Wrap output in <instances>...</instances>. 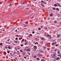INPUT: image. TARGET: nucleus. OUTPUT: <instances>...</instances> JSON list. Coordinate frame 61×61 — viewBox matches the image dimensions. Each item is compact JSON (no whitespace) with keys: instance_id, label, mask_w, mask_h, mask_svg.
<instances>
[{"instance_id":"nucleus-1","label":"nucleus","mask_w":61,"mask_h":61,"mask_svg":"<svg viewBox=\"0 0 61 61\" xmlns=\"http://www.w3.org/2000/svg\"><path fill=\"white\" fill-rule=\"evenodd\" d=\"M36 46H34V50H36V49H37V47H36Z\"/></svg>"},{"instance_id":"nucleus-2","label":"nucleus","mask_w":61,"mask_h":61,"mask_svg":"<svg viewBox=\"0 0 61 61\" xmlns=\"http://www.w3.org/2000/svg\"><path fill=\"white\" fill-rule=\"evenodd\" d=\"M57 53L58 55H60V51H58L57 52Z\"/></svg>"},{"instance_id":"nucleus-3","label":"nucleus","mask_w":61,"mask_h":61,"mask_svg":"<svg viewBox=\"0 0 61 61\" xmlns=\"http://www.w3.org/2000/svg\"><path fill=\"white\" fill-rule=\"evenodd\" d=\"M30 49L29 48L27 50V51H30Z\"/></svg>"},{"instance_id":"nucleus-4","label":"nucleus","mask_w":61,"mask_h":61,"mask_svg":"<svg viewBox=\"0 0 61 61\" xmlns=\"http://www.w3.org/2000/svg\"><path fill=\"white\" fill-rule=\"evenodd\" d=\"M41 5L43 7H44V4L41 3Z\"/></svg>"},{"instance_id":"nucleus-5","label":"nucleus","mask_w":61,"mask_h":61,"mask_svg":"<svg viewBox=\"0 0 61 61\" xmlns=\"http://www.w3.org/2000/svg\"><path fill=\"white\" fill-rule=\"evenodd\" d=\"M56 59L57 60H59V57H58L56 58Z\"/></svg>"},{"instance_id":"nucleus-6","label":"nucleus","mask_w":61,"mask_h":61,"mask_svg":"<svg viewBox=\"0 0 61 61\" xmlns=\"http://www.w3.org/2000/svg\"><path fill=\"white\" fill-rule=\"evenodd\" d=\"M54 23L55 24H56V23H57V21L56 20H55L54 22Z\"/></svg>"},{"instance_id":"nucleus-7","label":"nucleus","mask_w":61,"mask_h":61,"mask_svg":"<svg viewBox=\"0 0 61 61\" xmlns=\"http://www.w3.org/2000/svg\"><path fill=\"white\" fill-rule=\"evenodd\" d=\"M41 39L42 40H44V38H43V37H42L41 38Z\"/></svg>"},{"instance_id":"nucleus-8","label":"nucleus","mask_w":61,"mask_h":61,"mask_svg":"<svg viewBox=\"0 0 61 61\" xmlns=\"http://www.w3.org/2000/svg\"><path fill=\"white\" fill-rule=\"evenodd\" d=\"M50 36V35H47V37H49V36Z\"/></svg>"},{"instance_id":"nucleus-9","label":"nucleus","mask_w":61,"mask_h":61,"mask_svg":"<svg viewBox=\"0 0 61 61\" xmlns=\"http://www.w3.org/2000/svg\"><path fill=\"white\" fill-rule=\"evenodd\" d=\"M41 29L40 28H38V30H41Z\"/></svg>"},{"instance_id":"nucleus-10","label":"nucleus","mask_w":61,"mask_h":61,"mask_svg":"<svg viewBox=\"0 0 61 61\" xmlns=\"http://www.w3.org/2000/svg\"><path fill=\"white\" fill-rule=\"evenodd\" d=\"M14 42L15 43H18V42L16 41H14Z\"/></svg>"},{"instance_id":"nucleus-11","label":"nucleus","mask_w":61,"mask_h":61,"mask_svg":"<svg viewBox=\"0 0 61 61\" xmlns=\"http://www.w3.org/2000/svg\"><path fill=\"white\" fill-rule=\"evenodd\" d=\"M56 10H57L58 11H59V9H58V8H56Z\"/></svg>"},{"instance_id":"nucleus-12","label":"nucleus","mask_w":61,"mask_h":61,"mask_svg":"<svg viewBox=\"0 0 61 61\" xmlns=\"http://www.w3.org/2000/svg\"><path fill=\"white\" fill-rule=\"evenodd\" d=\"M36 59L38 60H39V58H37Z\"/></svg>"},{"instance_id":"nucleus-13","label":"nucleus","mask_w":61,"mask_h":61,"mask_svg":"<svg viewBox=\"0 0 61 61\" xmlns=\"http://www.w3.org/2000/svg\"><path fill=\"white\" fill-rule=\"evenodd\" d=\"M54 5V6H57V4H55Z\"/></svg>"},{"instance_id":"nucleus-14","label":"nucleus","mask_w":61,"mask_h":61,"mask_svg":"<svg viewBox=\"0 0 61 61\" xmlns=\"http://www.w3.org/2000/svg\"><path fill=\"white\" fill-rule=\"evenodd\" d=\"M8 48L9 49H10V47H8Z\"/></svg>"},{"instance_id":"nucleus-15","label":"nucleus","mask_w":61,"mask_h":61,"mask_svg":"<svg viewBox=\"0 0 61 61\" xmlns=\"http://www.w3.org/2000/svg\"><path fill=\"white\" fill-rule=\"evenodd\" d=\"M41 61H45V60L44 61V59H41Z\"/></svg>"},{"instance_id":"nucleus-16","label":"nucleus","mask_w":61,"mask_h":61,"mask_svg":"<svg viewBox=\"0 0 61 61\" xmlns=\"http://www.w3.org/2000/svg\"><path fill=\"white\" fill-rule=\"evenodd\" d=\"M58 6H59V5H60V4L59 3L58 4Z\"/></svg>"},{"instance_id":"nucleus-17","label":"nucleus","mask_w":61,"mask_h":61,"mask_svg":"<svg viewBox=\"0 0 61 61\" xmlns=\"http://www.w3.org/2000/svg\"><path fill=\"white\" fill-rule=\"evenodd\" d=\"M10 55H13V54H12V53H10Z\"/></svg>"},{"instance_id":"nucleus-18","label":"nucleus","mask_w":61,"mask_h":61,"mask_svg":"<svg viewBox=\"0 0 61 61\" xmlns=\"http://www.w3.org/2000/svg\"><path fill=\"white\" fill-rule=\"evenodd\" d=\"M22 39V38H20L19 39V40H21V39Z\"/></svg>"},{"instance_id":"nucleus-19","label":"nucleus","mask_w":61,"mask_h":61,"mask_svg":"<svg viewBox=\"0 0 61 61\" xmlns=\"http://www.w3.org/2000/svg\"><path fill=\"white\" fill-rule=\"evenodd\" d=\"M7 44H10V42H7Z\"/></svg>"},{"instance_id":"nucleus-20","label":"nucleus","mask_w":61,"mask_h":61,"mask_svg":"<svg viewBox=\"0 0 61 61\" xmlns=\"http://www.w3.org/2000/svg\"><path fill=\"white\" fill-rule=\"evenodd\" d=\"M12 4H10L9 5V6H11V5H12Z\"/></svg>"},{"instance_id":"nucleus-21","label":"nucleus","mask_w":61,"mask_h":61,"mask_svg":"<svg viewBox=\"0 0 61 61\" xmlns=\"http://www.w3.org/2000/svg\"><path fill=\"white\" fill-rule=\"evenodd\" d=\"M7 53H8V54H9V53H10V51H8L7 52Z\"/></svg>"},{"instance_id":"nucleus-22","label":"nucleus","mask_w":61,"mask_h":61,"mask_svg":"<svg viewBox=\"0 0 61 61\" xmlns=\"http://www.w3.org/2000/svg\"><path fill=\"white\" fill-rule=\"evenodd\" d=\"M17 39H18V38L17 37H16L15 38V39L16 40H17Z\"/></svg>"},{"instance_id":"nucleus-23","label":"nucleus","mask_w":61,"mask_h":61,"mask_svg":"<svg viewBox=\"0 0 61 61\" xmlns=\"http://www.w3.org/2000/svg\"><path fill=\"white\" fill-rule=\"evenodd\" d=\"M34 57L35 58H36V56H34Z\"/></svg>"},{"instance_id":"nucleus-24","label":"nucleus","mask_w":61,"mask_h":61,"mask_svg":"<svg viewBox=\"0 0 61 61\" xmlns=\"http://www.w3.org/2000/svg\"><path fill=\"white\" fill-rule=\"evenodd\" d=\"M20 52H23V51H22V50H20Z\"/></svg>"},{"instance_id":"nucleus-25","label":"nucleus","mask_w":61,"mask_h":61,"mask_svg":"<svg viewBox=\"0 0 61 61\" xmlns=\"http://www.w3.org/2000/svg\"><path fill=\"white\" fill-rule=\"evenodd\" d=\"M24 58H25V59H26V57H25V56H24Z\"/></svg>"},{"instance_id":"nucleus-26","label":"nucleus","mask_w":61,"mask_h":61,"mask_svg":"<svg viewBox=\"0 0 61 61\" xmlns=\"http://www.w3.org/2000/svg\"><path fill=\"white\" fill-rule=\"evenodd\" d=\"M28 53V54H29V55H31L30 53Z\"/></svg>"},{"instance_id":"nucleus-27","label":"nucleus","mask_w":61,"mask_h":61,"mask_svg":"<svg viewBox=\"0 0 61 61\" xmlns=\"http://www.w3.org/2000/svg\"><path fill=\"white\" fill-rule=\"evenodd\" d=\"M52 14H51V15H50V16H52Z\"/></svg>"},{"instance_id":"nucleus-28","label":"nucleus","mask_w":61,"mask_h":61,"mask_svg":"<svg viewBox=\"0 0 61 61\" xmlns=\"http://www.w3.org/2000/svg\"><path fill=\"white\" fill-rule=\"evenodd\" d=\"M2 43H0V46H1V45H2Z\"/></svg>"},{"instance_id":"nucleus-29","label":"nucleus","mask_w":61,"mask_h":61,"mask_svg":"<svg viewBox=\"0 0 61 61\" xmlns=\"http://www.w3.org/2000/svg\"><path fill=\"white\" fill-rule=\"evenodd\" d=\"M24 40H25L24 39H23L22 41V42H24Z\"/></svg>"},{"instance_id":"nucleus-30","label":"nucleus","mask_w":61,"mask_h":61,"mask_svg":"<svg viewBox=\"0 0 61 61\" xmlns=\"http://www.w3.org/2000/svg\"><path fill=\"white\" fill-rule=\"evenodd\" d=\"M55 46H58V45H56Z\"/></svg>"},{"instance_id":"nucleus-31","label":"nucleus","mask_w":61,"mask_h":61,"mask_svg":"<svg viewBox=\"0 0 61 61\" xmlns=\"http://www.w3.org/2000/svg\"><path fill=\"white\" fill-rule=\"evenodd\" d=\"M27 44V42H26L25 43V45H26Z\"/></svg>"},{"instance_id":"nucleus-32","label":"nucleus","mask_w":61,"mask_h":61,"mask_svg":"<svg viewBox=\"0 0 61 61\" xmlns=\"http://www.w3.org/2000/svg\"><path fill=\"white\" fill-rule=\"evenodd\" d=\"M6 54V52H5V53H4V55H5V54Z\"/></svg>"},{"instance_id":"nucleus-33","label":"nucleus","mask_w":61,"mask_h":61,"mask_svg":"<svg viewBox=\"0 0 61 61\" xmlns=\"http://www.w3.org/2000/svg\"><path fill=\"white\" fill-rule=\"evenodd\" d=\"M23 44H22L21 45V46H23Z\"/></svg>"},{"instance_id":"nucleus-34","label":"nucleus","mask_w":61,"mask_h":61,"mask_svg":"<svg viewBox=\"0 0 61 61\" xmlns=\"http://www.w3.org/2000/svg\"><path fill=\"white\" fill-rule=\"evenodd\" d=\"M32 34H35V32L34 31L32 32Z\"/></svg>"},{"instance_id":"nucleus-35","label":"nucleus","mask_w":61,"mask_h":61,"mask_svg":"<svg viewBox=\"0 0 61 61\" xmlns=\"http://www.w3.org/2000/svg\"><path fill=\"white\" fill-rule=\"evenodd\" d=\"M59 37V35H58V36H57V37Z\"/></svg>"},{"instance_id":"nucleus-36","label":"nucleus","mask_w":61,"mask_h":61,"mask_svg":"<svg viewBox=\"0 0 61 61\" xmlns=\"http://www.w3.org/2000/svg\"><path fill=\"white\" fill-rule=\"evenodd\" d=\"M58 56H60V54H59V55H58Z\"/></svg>"},{"instance_id":"nucleus-37","label":"nucleus","mask_w":61,"mask_h":61,"mask_svg":"<svg viewBox=\"0 0 61 61\" xmlns=\"http://www.w3.org/2000/svg\"><path fill=\"white\" fill-rule=\"evenodd\" d=\"M15 59H16V60H17V58H15Z\"/></svg>"},{"instance_id":"nucleus-38","label":"nucleus","mask_w":61,"mask_h":61,"mask_svg":"<svg viewBox=\"0 0 61 61\" xmlns=\"http://www.w3.org/2000/svg\"><path fill=\"white\" fill-rule=\"evenodd\" d=\"M51 45H54V43H52Z\"/></svg>"},{"instance_id":"nucleus-39","label":"nucleus","mask_w":61,"mask_h":61,"mask_svg":"<svg viewBox=\"0 0 61 61\" xmlns=\"http://www.w3.org/2000/svg\"><path fill=\"white\" fill-rule=\"evenodd\" d=\"M47 49L48 50H50V49H49V48H47Z\"/></svg>"},{"instance_id":"nucleus-40","label":"nucleus","mask_w":61,"mask_h":61,"mask_svg":"<svg viewBox=\"0 0 61 61\" xmlns=\"http://www.w3.org/2000/svg\"><path fill=\"white\" fill-rule=\"evenodd\" d=\"M5 48H7V47H6V46H5Z\"/></svg>"},{"instance_id":"nucleus-41","label":"nucleus","mask_w":61,"mask_h":61,"mask_svg":"<svg viewBox=\"0 0 61 61\" xmlns=\"http://www.w3.org/2000/svg\"><path fill=\"white\" fill-rule=\"evenodd\" d=\"M30 36H32V35L31 34H30Z\"/></svg>"},{"instance_id":"nucleus-42","label":"nucleus","mask_w":61,"mask_h":61,"mask_svg":"<svg viewBox=\"0 0 61 61\" xmlns=\"http://www.w3.org/2000/svg\"><path fill=\"white\" fill-rule=\"evenodd\" d=\"M24 50H25V51H26V50H27L26 49H24Z\"/></svg>"},{"instance_id":"nucleus-43","label":"nucleus","mask_w":61,"mask_h":61,"mask_svg":"<svg viewBox=\"0 0 61 61\" xmlns=\"http://www.w3.org/2000/svg\"><path fill=\"white\" fill-rule=\"evenodd\" d=\"M10 40V39H9L7 40V41H9Z\"/></svg>"},{"instance_id":"nucleus-44","label":"nucleus","mask_w":61,"mask_h":61,"mask_svg":"<svg viewBox=\"0 0 61 61\" xmlns=\"http://www.w3.org/2000/svg\"><path fill=\"white\" fill-rule=\"evenodd\" d=\"M53 9V10H55V9H56V8H54Z\"/></svg>"},{"instance_id":"nucleus-45","label":"nucleus","mask_w":61,"mask_h":61,"mask_svg":"<svg viewBox=\"0 0 61 61\" xmlns=\"http://www.w3.org/2000/svg\"><path fill=\"white\" fill-rule=\"evenodd\" d=\"M39 52V53L41 52H42V51H40Z\"/></svg>"},{"instance_id":"nucleus-46","label":"nucleus","mask_w":61,"mask_h":61,"mask_svg":"<svg viewBox=\"0 0 61 61\" xmlns=\"http://www.w3.org/2000/svg\"><path fill=\"white\" fill-rule=\"evenodd\" d=\"M17 30H15V32H17Z\"/></svg>"},{"instance_id":"nucleus-47","label":"nucleus","mask_w":61,"mask_h":61,"mask_svg":"<svg viewBox=\"0 0 61 61\" xmlns=\"http://www.w3.org/2000/svg\"><path fill=\"white\" fill-rule=\"evenodd\" d=\"M41 2H42V3H44V1H42V0L41 1Z\"/></svg>"},{"instance_id":"nucleus-48","label":"nucleus","mask_w":61,"mask_h":61,"mask_svg":"<svg viewBox=\"0 0 61 61\" xmlns=\"http://www.w3.org/2000/svg\"><path fill=\"white\" fill-rule=\"evenodd\" d=\"M16 36H17H17H18V35H16Z\"/></svg>"},{"instance_id":"nucleus-49","label":"nucleus","mask_w":61,"mask_h":61,"mask_svg":"<svg viewBox=\"0 0 61 61\" xmlns=\"http://www.w3.org/2000/svg\"><path fill=\"white\" fill-rule=\"evenodd\" d=\"M37 40V38H36L35 39V40Z\"/></svg>"},{"instance_id":"nucleus-50","label":"nucleus","mask_w":61,"mask_h":61,"mask_svg":"<svg viewBox=\"0 0 61 61\" xmlns=\"http://www.w3.org/2000/svg\"><path fill=\"white\" fill-rule=\"evenodd\" d=\"M23 4H25V3L24 2H23Z\"/></svg>"},{"instance_id":"nucleus-51","label":"nucleus","mask_w":61,"mask_h":61,"mask_svg":"<svg viewBox=\"0 0 61 61\" xmlns=\"http://www.w3.org/2000/svg\"><path fill=\"white\" fill-rule=\"evenodd\" d=\"M53 56H55V54H54V55H53Z\"/></svg>"},{"instance_id":"nucleus-52","label":"nucleus","mask_w":61,"mask_h":61,"mask_svg":"<svg viewBox=\"0 0 61 61\" xmlns=\"http://www.w3.org/2000/svg\"><path fill=\"white\" fill-rule=\"evenodd\" d=\"M36 34H39V33H37H37H36Z\"/></svg>"},{"instance_id":"nucleus-53","label":"nucleus","mask_w":61,"mask_h":61,"mask_svg":"<svg viewBox=\"0 0 61 61\" xmlns=\"http://www.w3.org/2000/svg\"><path fill=\"white\" fill-rule=\"evenodd\" d=\"M41 27H43V26H41Z\"/></svg>"},{"instance_id":"nucleus-54","label":"nucleus","mask_w":61,"mask_h":61,"mask_svg":"<svg viewBox=\"0 0 61 61\" xmlns=\"http://www.w3.org/2000/svg\"><path fill=\"white\" fill-rule=\"evenodd\" d=\"M55 44H56V42H55V43H54Z\"/></svg>"},{"instance_id":"nucleus-55","label":"nucleus","mask_w":61,"mask_h":61,"mask_svg":"<svg viewBox=\"0 0 61 61\" xmlns=\"http://www.w3.org/2000/svg\"><path fill=\"white\" fill-rule=\"evenodd\" d=\"M37 43V44H38V42H36V43Z\"/></svg>"},{"instance_id":"nucleus-56","label":"nucleus","mask_w":61,"mask_h":61,"mask_svg":"<svg viewBox=\"0 0 61 61\" xmlns=\"http://www.w3.org/2000/svg\"><path fill=\"white\" fill-rule=\"evenodd\" d=\"M35 45H36V43H35Z\"/></svg>"},{"instance_id":"nucleus-57","label":"nucleus","mask_w":61,"mask_h":61,"mask_svg":"<svg viewBox=\"0 0 61 61\" xmlns=\"http://www.w3.org/2000/svg\"><path fill=\"white\" fill-rule=\"evenodd\" d=\"M5 31V30H3V31Z\"/></svg>"},{"instance_id":"nucleus-58","label":"nucleus","mask_w":61,"mask_h":61,"mask_svg":"<svg viewBox=\"0 0 61 61\" xmlns=\"http://www.w3.org/2000/svg\"><path fill=\"white\" fill-rule=\"evenodd\" d=\"M55 54H56V52H55Z\"/></svg>"},{"instance_id":"nucleus-59","label":"nucleus","mask_w":61,"mask_h":61,"mask_svg":"<svg viewBox=\"0 0 61 61\" xmlns=\"http://www.w3.org/2000/svg\"><path fill=\"white\" fill-rule=\"evenodd\" d=\"M25 26H27V25H25Z\"/></svg>"},{"instance_id":"nucleus-60","label":"nucleus","mask_w":61,"mask_h":61,"mask_svg":"<svg viewBox=\"0 0 61 61\" xmlns=\"http://www.w3.org/2000/svg\"><path fill=\"white\" fill-rule=\"evenodd\" d=\"M58 51H60V50H58Z\"/></svg>"},{"instance_id":"nucleus-61","label":"nucleus","mask_w":61,"mask_h":61,"mask_svg":"<svg viewBox=\"0 0 61 61\" xmlns=\"http://www.w3.org/2000/svg\"><path fill=\"white\" fill-rule=\"evenodd\" d=\"M44 48H45V49L46 48V47H44Z\"/></svg>"},{"instance_id":"nucleus-62","label":"nucleus","mask_w":61,"mask_h":61,"mask_svg":"<svg viewBox=\"0 0 61 61\" xmlns=\"http://www.w3.org/2000/svg\"><path fill=\"white\" fill-rule=\"evenodd\" d=\"M60 7H61V6L60 5L59 6Z\"/></svg>"},{"instance_id":"nucleus-63","label":"nucleus","mask_w":61,"mask_h":61,"mask_svg":"<svg viewBox=\"0 0 61 61\" xmlns=\"http://www.w3.org/2000/svg\"><path fill=\"white\" fill-rule=\"evenodd\" d=\"M60 58H61V56H60Z\"/></svg>"},{"instance_id":"nucleus-64","label":"nucleus","mask_w":61,"mask_h":61,"mask_svg":"<svg viewBox=\"0 0 61 61\" xmlns=\"http://www.w3.org/2000/svg\"><path fill=\"white\" fill-rule=\"evenodd\" d=\"M17 52H19V51H18Z\"/></svg>"}]
</instances>
